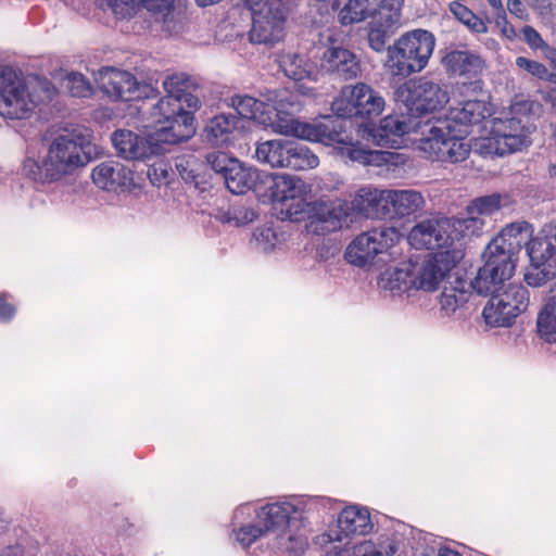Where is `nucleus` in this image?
<instances>
[{
  "instance_id": "obj_1",
  "label": "nucleus",
  "mask_w": 556,
  "mask_h": 556,
  "mask_svg": "<svg viewBox=\"0 0 556 556\" xmlns=\"http://www.w3.org/2000/svg\"><path fill=\"white\" fill-rule=\"evenodd\" d=\"M94 149L87 129H65L52 139L48 153L41 161L27 155L23 161L22 173L36 182L58 181L86 166L91 161Z\"/></svg>"
},
{
  "instance_id": "obj_2",
  "label": "nucleus",
  "mask_w": 556,
  "mask_h": 556,
  "mask_svg": "<svg viewBox=\"0 0 556 556\" xmlns=\"http://www.w3.org/2000/svg\"><path fill=\"white\" fill-rule=\"evenodd\" d=\"M417 130L421 136L418 148L432 161L455 164L465 161L470 153L466 142L468 131L453 128L442 118L421 119Z\"/></svg>"
},
{
  "instance_id": "obj_3",
  "label": "nucleus",
  "mask_w": 556,
  "mask_h": 556,
  "mask_svg": "<svg viewBox=\"0 0 556 556\" xmlns=\"http://www.w3.org/2000/svg\"><path fill=\"white\" fill-rule=\"evenodd\" d=\"M199 94L192 88L180 96H165L153 105L152 115L155 123L168 131L172 142L180 143L189 140L195 134L193 113L200 109ZM167 136V135H164Z\"/></svg>"
},
{
  "instance_id": "obj_4",
  "label": "nucleus",
  "mask_w": 556,
  "mask_h": 556,
  "mask_svg": "<svg viewBox=\"0 0 556 556\" xmlns=\"http://www.w3.org/2000/svg\"><path fill=\"white\" fill-rule=\"evenodd\" d=\"M435 47V38L426 29H414L403 34L393 46L388 47L389 67L393 75L407 77L421 72Z\"/></svg>"
},
{
  "instance_id": "obj_5",
  "label": "nucleus",
  "mask_w": 556,
  "mask_h": 556,
  "mask_svg": "<svg viewBox=\"0 0 556 556\" xmlns=\"http://www.w3.org/2000/svg\"><path fill=\"white\" fill-rule=\"evenodd\" d=\"M4 83L0 86V115L9 119L27 118L39 102L52 100L55 89L47 79H38L41 94H34L21 79H11L14 75L9 67L0 68Z\"/></svg>"
},
{
  "instance_id": "obj_6",
  "label": "nucleus",
  "mask_w": 556,
  "mask_h": 556,
  "mask_svg": "<svg viewBox=\"0 0 556 556\" xmlns=\"http://www.w3.org/2000/svg\"><path fill=\"white\" fill-rule=\"evenodd\" d=\"M254 156L273 168L306 170L318 166V156L296 139H271L256 143Z\"/></svg>"
},
{
  "instance_id": "obj_7",
  "label": "nucleus",
  "mask_w": 556,
  "mask_h": 556,
  "mask_svg": "<svg viewBox=\"0 0 556 556\" xmlns=\"http://www.w3.org/2000/svg\"><path fill=\"white\" fill-rule=\"evenodd\" d=\"M352 122L348 115L334 113L333 116H325L315 124L301 123L298 119H288L278 125V132L292 135L308 141L321 142L327 146L351 144Z\"/></svg>"
},
{
  "instance_id": "obj_8",
  "label": "nucleus",
  "mask_w": 556,
  "mask_h": 556,
  "mask_svg": "<svg viewBox=\"0 0 556 556\" xmlns=\"http://www.w3.org/2000/svg\"><path fill=\"white\" fill-rule=\"evenodd\" d=\"M161 135H169L162 125L147 136H140L128 129H117L112 134L111 140L119 157L148 162L165 154L167 146L178 144Z\"/></svg>"
},
{
  "instance_id": "obj_9",
  "label": "nucleus",
  "mask_w": 556,
  "mask_h": 556,
  "mask_svg": "<svg viewBox=\"0 0 556 556\" xmlns=\"http://www.w3.org/2000/svg\"><path fill=\"white\" fill-rule=\"evenodd\" d=\"M384 99L365 83L345 86L332 101L331 110L340 115L371 119L379 116L384 109Z\"/></svg>"
},
{
  "instance_id": "obj_10",
  "label": "nucleus",
  "mask_w": 556,
  "mask_h": 556,
  "mask_svg": "<svg viewBox=\"0 0 556 556\" xmlns=\"http://www.w3.org/2000/svg\"><path fill=\"white\" fill-rule=\"evenodd\" d=\"M394 227L381 226L358 235L346 248L349 263L363 267L370 264L379 254L387 252L399 240Z\"/></svg>"
},
{
  "instance_id": "obj_11",
  "label": "nucleus",
  "mask_w": 556,
  "mask_h": 556,
  "mask_svg": "<svg viewBox=\"0 0 556 556\" xmlns=\"http://www.w3.org/2000/svg\"><path fill=\"white\" fill-rule=\"evenodd\" d=\"M99 89L113 100L134 101L155 97L157 91L150 85H140L129 72L102 67L94 76Z\"/></svg>"
},
{
  "instance_id": "obj_12",
  "label": "nucleus",
  "mask_w": 556,
  "mask_h": 556,
  "mask_svg": "<svg viewBox=\"0 0 556 556\" xmlns=\"http://www.w3.org/2000/svg\"><path fill=\"white\" fill-rule=\"evenodd\" d=\"M395 93L409 110L419 113L434 112L450 100L447 90L425 77L406 81Z\"/></svg>"
},
{
  "instance_id": "obj_13",
  "label": "nucleus",
  "mask_w": 556,
  "mask_h": 556,
  "mask_svg": "<svg viewBox=\"0 0 556 556\" xmlns=\"http://www.w3.org/2000/svg\"><path fill=\"white\" fill-rule=\"evenodd\" d=\"M485 260L473 279L468 282L470 289L480 295H493L504 288L506 280L514 275L516 263L504 254H497L485 248L483 252Z\"/></svg>"
},
{
  "instance_id": "obj_14",
  "label": "nucleus",
  "mask_w": 556,
  "mask_h": 556,
  "mask_svg": "<svg viewBox=\"0 0 556 556\" xmlns=\"http://www.w3.org/2000/svg\"><path fill=\"white\" fill-rule=\"evenodd\" d=\"M455 251H439L428 254L421 263H414L415 289L433 291L445 279L451 278L456 266Z\"/></svg>"
},
{
  "instance_id": "obj_15",
  "label": "nucleus",
  "mask_w": 556,
  "mask_h": 556,
  "mask_svg": "<svg viewBox=\"0 0 556 556\" xmlns=\"http://www.w3.org/2000/svg\"><path fill=\"white\" fill-rule=\"evenodd\" d=\"M306 185L296 176L261 170L255 194L263 202L286 203L290 199L303 195Z\"/></svg>"
},
{
  "instance_id": "obj_16",
  "label": "nucleus",
  "mask_w": 556,
  "mask_h": 556,
  "mask_svg": "<svg viewBox=\"0 0 556 556\" xmlns=\"http://www.w3.org/2000/svg\"><path fill=\"white\" fill-rule=\"evenodd\" d=\"M451 224L447 218L427 219L415 225L408 233L409 244L417 249L441 250L447 249L453 238Z\"/></svg>"
},
{
  "instance_id": "obj_17",
  "label": "nucleus",
  "mask_w": 556,
  "mask_h": 556,
  "mask_svg": "<svg viewBox=\"0 0 556 556\" xmlns=\"http://www.w3.org/2000/svg\"><path fill=\"white\" fill-rule=\"evenodd\" d=\"M286 18L279 9L264 5L252 13L250 41L256 45H274L283 37Z\"/></svg>"
},
{
  "instance_id": "obj_18",
  "label": "nucleus",
  "mask_w": 556,
  "mask_h": 556,
  "mask_svg": "<svg viewBox=\"0 0 556 556\" xmlns=\"http://www.w3.org/2000/svg\"><path fill=\"white\" fill-rule=\"evenodd\" d=\"M529 134V129L516 117L495 118L492 122L491 135L497 144L496 152L501 155L519 151L528 146Z\"/></svg>"
},
{
  "instance_id": "obj_19",
  "label": "nucleus",
  "mask_w": 556,
  "mask_h": 556,
  "mask_svg": "<svg viewBox=\"0 0 556 556\" xmlns=\"http://www.w3.org/2000/svg\"><path fill=\"white\" fill-rule=\"evenodd\" d=\"M402 0H392L390 5H386L380 11V17L371 22L368 31L369 47L376 52H382L390 37L401 25Z\"/></svg>"
},
{
  "instance_id": "obj_20",
  "label": "nucleus",
  "mask_w": 556,
  "mask_h": 556,
  "mask_svg": "<svg viewBox=\"0 0 556 556\" xmlns=\"http://www.w3.org/2000/svg\"><path fill=\"white\" fill-rule=\"evenodd\" d=\"M348 205L341 201H320L312 204L308 211L314 232L325 235L337 231L346 223Z\"/></svg>"
},
{
  "instance_id": "obj_21",
  "label": "nucleus",
  "mask_w": 556,
  "mask_h": 556,
  "mask_svg": "<svg viewBox=\"0 0 556 556\" xmlns=\"http://www.w3.org/2000/svg\"><path fill=\"white\" fill-rule=\"evenodd\" d=\"M372 529L370 515L367 508L358 506H349L344 508L338 517V529L332 530L328 535L329 540L338 541L341 545L342 541L352 542L353 536L366 535Z\"/></svg>"
},
{
  "instance_id": "obj_22",
  "label": "nucleus",
  "mask_w": 556,
  "mask_h": 556,
  "mask_svg": "<svg viewBox=\"0 0 556 556\" xmlns=\"http://www.w3.org/2000/svg\"><path fill=\"white\" fill-rule=\"evenodd\" d=\"M321 70L333 79L350 80L361 73L358 58L343 47H330L326 49L320 62Z\"/></svg>"
},
{
  "instance_id": "obj_23",
  "label": "nucleus",
  "mask_w": 556,
  "mask_h": 556,
  "mask_svg": "<svg viewBox=\"0 0 556 556\" xmlns=\"http://www.w3.org/2000/svg\"><path fill=\"white\" fill-rule=\"evenodd\" d=\"M529 241V224L526 222L513 223L506 226L486 248L491 252L504 254L510 261L516 262L515 256L521 251L523 245L527 247Z\"/></svg>"
},
{
  "instance_id": "obj_24",
  "label": "nucleus",
  "mask_w": 556,
  "mask_h": 556,
  "mask_svg": "<svg viewBox=\"0 0 556 556\" xmlns=\"http://www.w3.org/2000/svg\"><path fill=\"white\" fill-rule=\"evenodd\" d=\"M91 178L99 188L116 192L130 186L132 173L116 161H105L92 169Z\"/></svg>"
},
{
  "instance_id": "obj_25",
  "label": "nucleus",
  "mask_w": 556,
  "mask_h": 556,
  "mask_svg": "<svg viewBox=\"0 0 556 556\" xmlns=\"http://www.w3.org/2000/svg\"><path fill=\"white\" fill-rule=\"evenodd\" d=\"M419 122L413 124L407 123L405 118L399 115H388L380 121L379 126L367 128L372 139L380 147H389L397 143L399 138L409 132L419 134Z\"/></svg>"
},
{
  "instance_id": "obj_26",
  "label": "nucleus",
  "mask_w": 556,
  "mask_h": 556,
  "mask_svg": "<svg viewBox=\"0 0 556 556\" xmlns=\"http://www.w3.org/2000/svg\"><path fill=\"white\" fill-rule=\"evenodd\" d=\"M388 190L370 187L361 188L352 201V207L359 214L370 218H388L389 197Z\"/></svg>"
},
{
  "instance_id": "obj_27",
  "label": "nucleus",
  "mask_w": 556,
  "mask_h": 556,
  "mask_svg": "<svg viewBox=\"0 0 556 556\" xmlns=\"http://www.w3.org/2000/svg\"><path fill=\"white\" fill-rule=\"evenodd\" d=\"M489 115L490 111L484 101L467 100L457 106L451 108L442 121L448 122L453 128L465 129L469 132V127L479 124Z\"/></svg>"
},
{
  "instance_id": "obj_28",
  "label": "nucleus",
  "mask_w": 556,
  "mask_h": 556,
  "mask_svg": "<svg viewBox=\"0 0 556 556\" xmlns=\"http://www.w3.org/2000/svg\"><path fill=\"white\" fill-rule=\"evenodd\" d=\"M240 118L232 114H219L207 121L201 132L203 142L212 147L229 144L238 129Z\"/></svg>"
},
{
  "instance_id": "obj_29",
  "label": "nucleus",
  "mask_w": 556,
  "mask_h": 556,
  "mask_svg": "<svg viewBox=\"0 0 556 556\" xmlns=\"http://www.w3.org/2000/svg\"><path fill=\"white\" fill-rule=\"evenodd\" d=\"M296 507L288 502L268 504L257 511L263 530L278 533L283 532L296 519Z\"/></svg>"
},
{
  "instance_id": "obj_30",
  "label": "nucleus",
  "mask_w": 556,
  "mask_h": 556,
  "mask_svg": "<svg viewBox=\"0 0 556 556\" xmlns=\"http://www.w3.org/2000/svg\"><path fill=\"white\" fill-rule=\"evenodd\" d=\"M391 2L392 0H348L339 13V21L342 25L359 23L369 17L375 21L380 17L382 8Z\"/></svg>"
},
{
  "instance_id": "obj_31",
  "label": "nucleus",
  "mask_w": 556,
  "mask_h": 556,
  "mask_svg": "<svg viewBox=\"0 0 556 556\" xmlns=\"http://www.w3.org/2000/svg\"><path fill=\"white\" fill-rule=\"evenodd\" d=\"M387 197H389V219L412 215L425 204L422 194L412 189H389Z\"/></svg>"
},
{
  "instance_id": "obj_32",
  "label": "nucleus",
  "mask_w": 556,
  "mask_h": 556,
  "mask_svg": "<svg viewBox=\"0 0 556 556\" xmlns=\"http://www.w3.org/2000/svg\"><path fill=\"white\" fill-rule=\"evenodd\" d=\"M114 7L124 4L134 10L139 7L146 8L155 15L157 22H162L168 31L177 30L175 21V1L176 0H113Z\"/></svg>"
},
{
  "instance_id": "obj_33",
  "label": "nucleus",
  "mask_w": 556,
  "mask_h": 556,
  "mask_svg": "<svg viewBox=\"0 0 556 556\" xmlns=\"http://www.w3.org/2000/svg\"><path fill=\"white\" fill-rule=\"evenodd\" d=\"M260 169L245 167L239 160L228 168L223 177L226 188L233 194H243L249 190L255 192L260 177Z\"/></svg>"
},
{
  "instance_id": "obj_34",
  "label": "nucleus",
  "mask_w": 556,
  "mask_h": 556,
  "mask_svg": "<svg viewBox=\"0 0 556 556\" xmlns=\"http://www.w3.org/2000/svg\"><path fill=\"white\" fill-rule=\"evenodd\" d=\"M267 100L276 111L277 121L274 123V128L277 132L280 123H286L288 119H296L294 115L301 112L303 108L300 96L288 89L268 91Z\"/></svg>"
},
{
  "instance_id": "obj_35",
  "label": "nucleus",
  "mask_w": 556,
  "mask_h": 556,
  "mask_svg": "<svg viewBox=\"0 0 556 556\" xmlns=\"http://www.w3.org/2000/svg\"><path fill=\"white\" fill-rule=\"evenodd\" d=\"M379 285L393 293H402L415 288L414 263L403 262L399 266L386 269L380 276Z\"/></svg>"
},
{
  "instance_id": "obj_36",
  "label": "nucleus",
  "mask_w": 556,
  "mask_h": 556,
  "mask_svg": "<svg viewBox=\"0 0 556 556\" xmlns=\"http://www.w3.org/2000/svg\"><path fill=\"white\" fill-rule=\"evenodd\" d=\"M469 289L467 280L458 274H455L453 281H446L440 295L441 309L446 316H451L457 308L467 303Z\"/></svg>"
},
{
  "instance_id": "obj_37",
  "label": "nucleus",
  "mask_w": 556,
  "mask_h": 556,
  "mask_svg": "<svg viewBox=\"0 0 556 556\" xmlns=\"http://www.w3.org/2000/svg\"><path fill=\"white\" fill-rule=\"evenodd\" d=\"M280 68L285 75L295 81L308 79L317 80L318 71L316 65L305 55L300 53H288L280 59Z\"/></svg>"
},
{
  "instance_id": "obj_38",
  "label": "nucleus",
  "mask_w": 556,
  "mask_h": 556,
  "mask_svg": "<svg viewBox=\"0 0 556 556\" xmlns=\"http://www.w3.org/2000/svg\"><path fill=\"white\" fill-rule=\"evenodd\" d=\"M443 64L453 75L477 74L482 67V60L469 51L454 50L443 58Z\"/></svg>"
},
{
  "instance_id": "obj_39",
  "label": "nucleus",
  "mask_w": 556,
  "mask_h": 556,
  "mask_svg": "<svg viewBox=\"0 0 556 556\" xmlns=\"http://www.w3.org/2000/svg\"><path fill=\"white\" fill-rule=\"evenodd\" d=\"M256 212L244 203H233L228 208H220L215 214V218L227 225L240 227L252 223L256 218Z\"/></svg>"
},
{
  "instance_id": "obj_40",
  "label": "nucleus",
  "mask_w": 556,
  "mask_h": 556,
  "mask_svg": "<svg viewBox=\"0 0 556 556\" xmlns=\"http://www.w3.org/2000/svg\"><path fill=\"white\" fill-rule=\"evenodd\" d=\"M526 250L530 263L556 265V248L544 236L530 239Z\"/></svg>"
},
{
  "instance_id": "obj_41",
  "label": "nucleus",
  "mask_w": 556,
  "mask_h": 556,
  "mask_svg": "<svg viewBox=\"0 0 556 556\" xmlns=\"http://www.w3.org/2000/svg\"><path fill=\"white\" fill-rule=\"evenodd\" d=\"M502 301L504 299L497 292L490 298L483 308L482 316L485 323L492 327H509L513 325L508 313L501 305Z\"/></svg>"
},
{
  "instance_id": "obj_42",
  "label": "nucleus",
  "mask_w": 556,
  "mask_h": 556,
  "mask_svg": "<svg viewBox=\"0 0 556 556\" xmlns=\"http://www.w3.org/2000/svg\"><path fill=\"white\" fill-rule=\"evenodd\" d=\"M538 334L545 342H556V308L546 303L536 318Z\"/></svg>"
},
{
  "instance_id": "obj_43",
  "label": "nucleus",
  "mask_w": 556,
  "mask_h": 556,
  "mask_svg": "<svg viewBox=\"0 0 556 556\" xmlns=\"http://www.w3.org/2000/svg\"><path fill=\"white\" fill-rule=\"evenodd\" d=\"M556 277V265H541L530 263L526 268L523 279L529 287L541 288L553 281Z\"/></svg>"
},
{
  "instance_id": "obj_44",
  "label": "nucleus",
  "mask_w": 556,
  "mask_h": 556,
  "mask_svg": "<svg viewBox=\"0 0 556 556\" xmlns=\"http://www.w3.org/2000/svg\"><path fill=\"white\" fill-rule=\"evenodd\" d=\"M326 556H383L379 551L376 549L371 542L363 541L361 543L353 544L348 541L341 545H333L329 549Z\"/></svg>"
},
{
  "instance_id": "obj_45",
  "label": "nucleus",
  "mask_w": 556,
  "mask_h": 556,
  "mask_svg": "<svg viewBox=\"0 0 556 556\" xmlns=\"http://www.w3.org/2000/svg\"><path fill=\"white\" fill-rule=\"evenodd\" d=\"M500 294L504 301L507 300L515 307L516 312L523 313L529 307L531 294L522 285L510 283L503 288Z\"/></svg>"
},
{
  "instance_id": "obj_46",
  "label": "nucleus",
  "mask_w": 556,
  "mask_h": 556,
  "mask_svg": "<svg viewBox=\"0 0 556 556\" xmlns=\"http://www.w3.org/2000/svg\"><path fill=\"white\" fill-rule=\"evenodd\" d=\"M230 104L242 118H255L264 106L262 101L250 96H233Z\"/></svg>"
},
{
  "instance_id": "obj_47",
  "label": "nucleus",
  "mask_w": 556,
  "mask_h": 556,
  "mask_svg": "<svg viewBox=\"0 0 556 556\" xmlns=\"http://www.w3.org/2000/svg\"><path fill=\"white\" fill-rule=\"evenodd\" d=\"M501 200L502 197L498 193L480 197L467 206V211L471 214L490 216L501 208Z\"/></svg>"
},
{
  "instance_id": "obj_48",
  "label": "nucleus",
  "mask_w": 556,
  "mask_h": 556,
  "mask_svg": "<svg viewBox=\"0 0 556 556\" xmlns=\"http://www.w3.org/2000/svg\"><path fill=\"white\" fill-rule=\"evenodd\" d=\"M451 11L457 20L464 23L469 29L475 33L482 34L486 31V26L481 18L472 13L468 8L459 2L451 4Z\"/></svg>"
},
{
  "instance_id": "obj_49",
  "label": "nucleus",
  "mask_w": 556,
  "mask_h": 556,
  "mask_svg": "<svg viewBox=\"0 0 556 556\" xmlns=\"http://www.w3.org/2000/svg\"><path fill=\"white\" fill-rule=\"evenodd\" d=\"M302 197L303 195H298L296 198L290 199L289 202L281 204V219L300 222L304 218L306 213L308 214L312 204L306 203Z\"/></svg>"
},
{
  "instance_id": "obj_50",
  "label": "nucleus",
  "mask_w": 556,
  "mask_h": 556,
  "mask_svg": "<svg viewBox=\"0 0 556 556\" xmlns=\"http://www.w3.org/2000/svg\"><path fill=\"white\" fill-rule=\"evenodd\" d=\"M175 167L187 184L199 185L198 162L194 156H178L175 160Z\"/></svg>"
},
{
  "instance_id": "obj_51",
  "label": "nucleus",
  "mask_w": 556,
  "mask_h": 556,
  "mask_svg": "<svg viewBox=\"0 0 556 556\" xmlns=\"http://www.w3.org/2000/svg\"><path fill=\"white\" fill-rule=\"evenodd\" d=\"M163 87L166 91V96H180L182 92L187 91L188 89L193 88V84L185 74H174L170 76H167L163 81Z\"/></svg>"
},
{
  "instance_id": "obj_52",
  "label": "nucleus",
  "mask_w": 556,
  "mask_h": 556,
  "mask_svg": "<svg viewBox=\"0 0 556 556\" xmlns=\"http://www.w3.org/2000/svg\"><path fill=\"white\" fill-rule=\"evenodd\" d=\"M205 160L212 170L217 175H220L223 178L228 172V168L231 167L238 159L232 157L225 152L217 151L208 153L205 156Z\"/></svg>"
},
{
  "instance_id": "obj_53",
  "label": "nucleus",
  "mask_w": 556,
  "mask_h": 556,
  "mask_svg": "<svg viewBox=\"0 0 556 556\" xmlns=\"http://www.w3.org/2000/svg\"><path fill=\"white\" fill-rule=\"evenodd\" d=\"M68 92L76 98H85L90 94V86L85 76L80 73H71L67 75Z\"/></svg>"
},
{
  "instance_id": "obj_54",
  "label": "nucleus",
  "mask_w": 556,
  "mask_h": 556,
  "mask_svg": "<svg viewBox=\"0 0 556 556\" xmlns=\"http://www.w3.org/2000/svg\"><path fill=\"white\" fill-rule=\"evenodd\" d=\"M515 63L518 68L529 73L530 75H532L539 79H543V80L548 79L549 72H548L547 67L538 61L530 60L525 56H518V58H516Z\"/></svg>"
},
{
  "instance_id": "obj_55",
  "label": "nucleus",
  "mask_w": 556,
  "mask_h": 556,
  "mask_svg": "<svg viewBox=\"0 0 556 556\" xmlns=\"http://www.w3.org/2000/svg\"><path fill=\"white\" fill-rule=\"evenodd\" d=\"M253 238L264 252L270 251L277 242V236L271 227L256 228Z\"/></svg>"
},
{
  "instance_id": "obj_56",
  "label": "nucleus",
  "mask_w": 556,
  "mask_h": 556,
  "mask_svg": "<svg viewBox=\"0 0 556 556\" xmlns=\"http://www.w3.org/2000/svg\"><path fill=\"white\" fill-rule=\"evenodd\" d=\"M459 227L467 235H478L484 227L485 220L483 216L471 214L467 211V216L458 220Z\"/></svg>"
},
{
  "instance_id": "obj_57",
  "label": "nucleus",
  "mask_w": 556,
  "mask_h": 556,
  "mask_svg": "<svg viewBox=\"0 0 556 556\" xmlns=\"http://www.w3.org/2000/svg\"><path fill=\"white\" fill-rule=\"evenodd\" d=\"M263 532L264 530L262 527L247 525L239 528L236 539L243 547H247L258 539Z\"/></svg>"
},
{
  "instance_id": "obj_58",
  "label": "nucleus",
  "mask_w": 556,
  "mask_h": 556,
  "mask_svg": "<svg viewBox=\"0 0 556 556\" xmlns=\"http://www.w3.org/2000/svg\"><path fill=\"white\" fill-rule=\"evenodd\" d=\"M521 38L532 50H542L547 45L539 31L530 25H525L521 28Z\"/></svg>"
},
{
  "instance_id": "obj_59",
  "label": "nucleus",
  "mask_w": 556,
  "mask_h": 556,
  "mask_svg": "<svg viewBox=\"0 0 556 556\" xmlns=\"http://www.w3.org/2000/svg\"><path fill=\"white\" fill-rule=\"evenodd\" d=\"M168 170L166 164L163 162H154L149 165L148 177L153 186H162L166 182Z\"/></svg>"
},
{
  "instance_id": "obj_60",
  "label": "nucleus",
  "mask_w": 556,
  "mask_h": 556,
  "mask_svg": "<svg viewBox=\"0 0 556 556\" xmlns=\"http://www.w3.org/2000/svg\"><path fill=\"white\" fill-rule=\"evenodd\" d=\"M495 24L501 29L502 34L513 40L517 37V31L513 25H510L506 17V12L504 14L495 16Z\"/></svg>"
},
{
  "instance_id": "obj_61",
  "label": "nucleus",
  "mask_w": 556,
  "mask_h": 556,
  "mask_svg": "<svg viewBox=\"0 0 556 556\" xmlns=\"http://www.w3.org/2000/svg\"><path fill=\"white\" fill-rule=\"evenodd\" d=\"M343 147L346 150V156L352 160L359 163H367L369 161L368 153L362 149H358L354 146L352 142L351 144H343Z\"/></svg>"
},
{
  "instance_id": "obj_62",
  "label": "nucleus",
  "mask_w": 556,
  "mask_h": 556,
  "mask_svg": "<svg viewBox=\"0 0 556 556\" xmlns=\"http://www.w3.org/2000/svg\"><path fill=\"white\" fill-rule=\"evenodd\" d=\"M15 315V307L8 303L4 294H0V321L8 323Z\"/></svg>"
},
{
  "instance_id": "obj_63",
  "label": "nucleus",
  "mask_w": 556,
  "mask_h": 556,
  "mask_svg": "<svg viewBox=\"0 0 556 556\" xmlns=\"http://www.w3.org/2000/svg\"><path fill=\"white\" fill-rule=\"evenodd\" d=\"M507 10L520 20L528 17L527 10L520 0H507Z\"/></svg>"
},
{
  "instance_id": "obj_64",
  "label": "nucleus",
  "mask_w": 556,
  "mask_h": 556,
  "mask_svg": "<svg viewBox=\"0 0 556 556\" xmlns=\"http://www.w3.org/2000/svg\"><path fill=\"white\" fill-rule=\"evenodd\" d=\"M540 235L544 236L556 248V219L545 224Z\"/></svg>"
}]
</instances>
